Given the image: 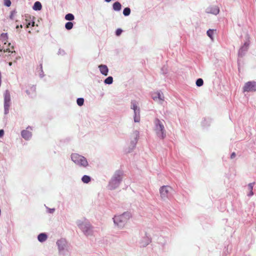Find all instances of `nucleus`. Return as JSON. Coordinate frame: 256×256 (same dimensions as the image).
Listing matches in <instances>:
<instances>
[{"label": "nucleus", "instance_id": "35", "mask_svg": "<svg viewBox=\"0 0 256 256\" xmlns=\"http://www.w3.org/2000/svg\"><path fill=\"white\" fill-rule=\"evenodd\" d=\"M58 54L59 55H64V54L65 52H64V50H62V49H59Z\"/></svg>", "mask_w": 256, "mask_h": 256}, {"label": "nucleus", "instance_id": "4", "mask_svg": "<svg viewBox=\"0 0 256 256\" xmlns=\"http://www.w3.org/2000/svg\"><path fill=\"white\" fill-rule=\"evenodd\" d=\"M164 122L156 118L154 121V131L158 138L160 139H164L166 137V130L164 126Z\"/></svg>", "mask_w": 256, "mask_h": 256}, {"label": "nucleus", "instance_id": "10", "mask_svg": "<svg viewBox=\"0 0 256 256\" xmlns=\"http://www.w3.org/2000/svg\"><path fill=\"white\" fill-rule=\"evenodd\" d=\"M256 91V82L250 81L246 82L243 87L244 92H252Z\"/></svg>", "mask_w": 256, "mask_h": 256}, {"label": "nucleus", "instance_id": "42", "mask_svg": "<svg viewBox=\"0 0 256 256\" xmlns=\"http://www.w3.org/2000/svg\"><path fill=\"white\" fill-rule=\"evenodd\" d=\"M12 62H8V65H9L10 66H12Z\"/></svg>", "mask_w": 256, "mask_h": 256}, {"label": "nucleus", "instance_id": "34", "mask_svg": "<svg viewBox=\"0 0 256 256\" xmlns=\"http://www.w3.org/2000/svg\"><path fill=\"white\" fill-rule=\"evenodd\" d=\"M4 5L6 6H10L11 4V2L10 0H4Z\"/></svg>", "mask_w": 256, "mask_h": 256}, {"label": "nucleus", "instance_id": "3", "mask_svg": "<svg viewBox=\"0 0 256 256\" xmlns=\"http://www.w3.org/2000/svg\"><path fill=\"white\" fill-rule=\"evenodd\" d=\"M56 245L58 248V254L62 256H68L70 254V248L68 242L64 238H60L57 240Z\"/></svg>", "mask_w": 256, "mask_h": 256}, {"label": "nucleus", "instance_id": "8", "mask_svg": "<svg viewBox=\"0 0 256 256\" xmlns=\"http://www.w3.org/2000/svg\"><path fill=\"white\" fill-rule=\"evenodd\" d=\"M130 108L134 110V120L135 122H139L140 120V108L136 101L133 100L130 102Z\"/></svg>", "mask_w": 256, "mask_h": 256}, {"label": "nucleus", "instance_id": "27", "mask_svg": "<svg viewBox=\"0 0 256 256\" xmlns=\"http://www.w3.org/2000/svg\"><path fill=\"white\" fill-rule=\"evenodd\" d=\"M130 14V9L129 8H126L124 9L123 14L124 16H128Z\"/></svg>", "mask_w": 256, "mask_h": 256}, {"label": "nucleus", "instance_id": "48", "mask_svg": "<svg viewBox=\"0 0 256 256\" xmlns=\"http://www.w3.org/2000/svg\"><path fill=\"white\" fill-rule=\"evenodd\" d=\"M256 1V0H255Z\"/></svg>", "mask_w": 256, "mask_h": 256}, {"label": "nucleus", "instance_id": "31", "mask_svg": "<svg viewBox=\"0 0 256 256\" xmlns=\"http://www.w3.org/2000/svg\"><path fill=\"white\" fill-rule=\"evenodd\" d=\"M45 207L46 209V212L48 214H54L56 210L54 208H50L45 205Z\"/></svg>", "mask_w": 256, "mask_h": 256}, {"label": "nucleus", "instance_id": "17", "mask_svg": "<svg viewBox=\"0 0 256 256\" xmlns=\"http://www.w3.org/2000/svg\"><path fill=\"white\" fill-rule=\"evenodd\" d=\"M98 68L100 73L104 75V76H106L108 74V66L104 64H100L98 66Z\"/></svg>", "mask_w": 256, "mask_h": 256}, {"label": "nucleus", "instance_id": "37", "mask_svg": "<svg viewBox=\"0 0 256 256\" xmlns=\"http://www.w3.org/2000/svg\"><path fill=\"white\" fill-rule=\"evenodd\" d=\"M15 14H16L15 11H12V12L11 14H10V18H11V19H13V18H14V15Z\"/></svg>", "mask_w": 256, "mask_h": 256}, {"label": "nucleus", "instance_id": "38", "mask_svg": "<svg viewBox=\"0 0 256 256\" xmlns=\"http://www.w3.org/2000/svg\"><path fill=\"white\" fill-rule=\"evenodd\" d=\"M4 135V130H0V138H2Z\"/></svg>", "mask_w": 256, "mask_h": 256}, {"label": "nucleus", "instance_id": "29", "mask_svg": "<svg viewBox=\"0 0 256 256\" xmlns=\"http://www.w3.org/2000/svg\"><path fill=\"white\" fill-rule=\"evenodd\" d=\"M204 84V81H203V80L202 78H198L196 81V85L198 86H201L203 85Z\"/></svg>", "mask_w": 256, "mask_h": 256}, {"label": "nucleus", "instance_id": "30", "mask_svg": "<svg viewBox=\"0 0 256 256\" xmlns=\"http://www.w3.org/2000/svg\"><path fill=\"white\" fill-rule=\"evenodd\" d=\"M207 35L212 39V36L214 34V30L209 29L207 32H206Z\"/></svg>", "mask_w": 256, "mask_h": 256}, {"label": "nucleus", "instance_id": "45", "mask_svg": "<svg viewBox=\"0 0 256 256\" xmlns=\"http://www.w3.org/2000/svg\"><path fill=\"white\" fill-rule=\"evenodd\" d=\"M16 28H20V26H17L16 27Z\"/></svg>", "mask_w": 256, "mask_h": 256}, {"label": "nucleus", "instance_id": "5", "mask_svg": "<svg viewBox=\"0 0 256 256\" xmlns=\"http://www.w3.org/2000/svg\"><path fill=\"white\" fill-rule=\"evenodd\" d=\"M70 157L72 160L80 168H86L89 166L87 159L82 155L74 153L72 154Z\"/></svg>", "mask_w": 256, "mask_h": 256}, {"label": "nucleus", "instance_id": "1", "mask_svg": "<svg viewBox=\"0 0 256 256\" xmlns=\"http://www.w3.org/2000/svg\"><path fill=\"white\" fill-rule=\"evenodd\" d=\"M123 172L120 170L115 172L108 183V188L113 190L118 188L122 179Z\"/></svg>", "mask_w": 256, "mask_h": 256}, {"label": "nucleus", "instance_id": "7", "mask_svg": "<svg viewBox=\"0 0 256 256\" xmlns=\"http://www.w3.org/2000/svg\"><path fill=\"white\" fill-rule=\"evenodd\" d=\"M172 188L169 186H163L160 188L159 192L160 198L166 201L172 196Z\"/></svg>", "mask_w": 256, "mask_h": 256}, {"label": "nucleus", "instance_id": "9", "mask_svg": "<svg viewBox=\"0 0 256 256\" xmlns=\"http://www.w3.org/2000/svg\"><path fill=\"white\" fill-rule=\"evenodd\" d=\"M4 114H7L9 112V108L10 106V94L8 90H6L4 94Z\"/></svg>", "mask_w": 256, "mask_h": 256}, {"label": "nucleus", "instance_id": "41", "mask_svg": "<svg viewBox=\"0 0 256 256\" xmlns=\"http://www.w3.org/2000/svg\"><path fill=\"white\" fill-rule=\"evenodd\" d=\"M30 24H30V22H28V23L27 24V25H26V27H27V28H28Z\"/></svg>", "mask_w": 256, "mask_h": 256}, {"label": "nucleus", "instance_id": "18", "mask_svg": "<svg viewBox=\"0 0 256 256\" xmlns=\"http://www.w3.org/2000/svg\"><path fill=\"white\" fill-rule=\"evenodd\" d=\"M48 238V236L46 233H41L38 236V240L40 242H45Z\"/></svg>", "mask_w": 256, "mask_h": 256}, {"label": "nucleus", "instance_id": "40", "mask_svg": "<svg viewBox=\"0 0 256 256\" xmlns=\"http://www.w3.org/2000/svg\"><path fill=\"white\" fill-rule=\"evenodd\" d=\"M253 194H254V192H253L252 190V191H250V192L248 194V196H253Z\"/></svg>", "mask_w": 256, "mask_h": 256}, {"label": "nucleus", "instance_id": "47", "mask_svg": "<svg viewBox=\"0 0 256 256\" xmlns=\"http://www.w3.org/2000/svg\"><path fill=\"white\" fill-rule=\"evenodd\" d=\"M20 28H22V26L21 24L20 26Z\"/></svg>", "mask_w": 256, "mask_h": 256}, {"label": "nucleus", "instance_id": "13", "mask_svg": "<svg viewBox=\"0 0 256 256\" xmlns=\"http://www.w3.org/2000/svg\"><path fill=\"white\" fill-rule=\"evenodd\" d=\"M206 12L208 14L217 15L220 12V8L216 6H211L206 8Z\"/></svg>", "mask_w": 256, "mask_h": 256}, {"label": "nucleus", "instance_id": "36", "mask_svg": "<svg viewBox=\"0 0 256 256\" xmlns=\"http://www.w3.org/2000/svg\"><path fill=\"white\" fill-rule=\"evenodd\" d=\"M40 66L41 72L40 73V76L41 78H42L44 76V72L42 70V64H40Z\"/></svg>", "mask_w": 256, "mask_h": 256}, {"label": "nucleus", "instance_id": "15", "mask_svg": "<svg viewBox=\"0 0 256 256\" xmlns=\"http://www.w3.org/2000/svg\"><path fill=\"white\" fill-rule=\"evenodd\" d=\"M151 242L150 238L146 234L142 238L140 242L141 246L145 247L148 246Z\"/></svg>", "mask_w": 256, "mask_h": 256}, {"label": "nucleus", "instance_id": "23", "mask_svg": "<svg viewBox=\"0 0 256 256\" xmlns=\"http://www.w3.org/2000/svg\"><path fill=\"white\" fill-rule=\"evenodd\" d=\"M8 38V36L7 33H2L0 35V40L2 42H4V44H6V42Z\"/></svg>", "mask_w": 256, "mask_h": 256}, {"label": "nucleus", "instance_id": "46", "mask_svg": "<svg viewBox=\"0 0 256 256\" xmlns=\"http://www.w3.org/2000/svg\"><path fill=\"white\" fill-rule=\"evenodd\" d=\"M8 52H10V50L8 48H6V51L7 52V51H8Z\"/></svg>", "mask_w": 256, "mask_h": 256}, {"label": "nucleus", "instance_id": "11", "mask_svg": "<svg viewBox=\"0 0 256 256\" xmlns=\"http://www.w3.org/2000/svg\"><path fill=\"white\" fill-rule=\"evenodd\" d=\"M152 97L154 100L160 104H162L164 101V95L160 92H157L152 94Z\"/></svg>", "mask_w": 256, "mask_h": 256}, {"label": "nucleus", "instance_id": "19", "mask_svg": "<svg viewBox=\"0 0 256 256\" xmlns=\"http://www.w3.org/2000/svg\"><path fill=\"white\" fill-rule=\"evenodd\" d=\"M36 90V88L35 86H30V90H26V93L28 95L30 96H32L33 95L35 94V92Z\"/></svg>", "mask_w": 256, "mask_h": 256}, {"label": "nucleus", "instance_id": "21", "mask_svg": "<svg viewBox=\"0 0 256 256\" xmlns=\"http://www.w3.org/2000/svg\"><path fill=\"white\" fill-rule=\"evenodd\" d=\"M33 9L35 10H40L42 8V6L40 2H34L33 7Z\"/></svg>", "mask_w": 256, "mask_h": 256}, {"label": "nucleus", "instance_id": "14", "mask_svg": "<svg viewBox=\"0 0 256 256\" xmlns=\"http://www.w3.org/2000/svg\"><path fill=\"white\" fill-rule=\"evenodd\" d=\"M250 43L248 42H246L244 43V45L241 46L238 50V56H243L246 52L248 51L249 48Z\"/></svg>", "mask_w": 256, "mask_h": 256}, {"label": "nucleus", "instance_id": "44", "mask_svg": "<svg viewBox=\"0 0 256 256\" xmlns=\"http://www.w3.org/2000/svg\"><path fill=\"white\" fill-rule=\"evenodd\" d=\"M34 26V22H32V26Z\"/></svg>", "mask_w": 256, "mask_h": 256}, {"label": "nucleus", "instance_id": "43", "mask_svg": "<svg viewBox=\"0 0 256 256\" xmlns=\"http://www.w3.org/2000/svg\"><path fill=\"white\" fill-rule=\"evenodd\" d=\"M106 2H110L112 0H104Z\"/></svg>", "mask_w": 256, "mask_h": 256}, {"label": "nucleus", "instance_id": "6", "mask_svg": "<svg viewBox=\"0 0 256 256\" xmlns=\"http://www.w3.org/2000/svg\"><path fill=\"white\" fill-rule=\"evenodd\" d=\"M76 224L82 230L85 235L90 236L92 234V227L90 222L87 220H78Z\"/></svg>", "mask_w": 256, "mask_h": 256}, {"label": "nucleus", "instance_id": "33", "mask_svg": "<svg viewBox=\"0 0 256 256\" xmlns=\"http://www.w3.org/2000/svg\"><path fill=\"white\" fill-rule=\"evenodd\" d=\"M254 182L250 183L248 184V188L250 191L252 190Z\"/></svg>", "mask_w": 256, "mask_h": 256}, {"label": "nucleus", "instance_id": "24", "mask_svg": "<svg viewBox=\"0 0 256 256\" xmlns=\"http://www.w3.org/2000/svg\"><path fill=\"white\" fill-rule=\"evenodd\" d=\"M112 82H113V78L111 76L108 77L104 80V84H110L112 83Z\"/></svg>", "mask_w": 256, "mask_h": 256}, {"label": "nucleus", "instance_id": "28", "mask_svg": "<svg viewBox=\"0 0 256 256\" xmlns=\"http://www.w3.org/2000/svg\"><path fill=\"white\" fill-rule=\"evenodd\" d=\"M76 102L78 106H82L84 103V99L82 98H78L76 100Z\"/></svg>", "mask_w": 256, "mask_h": 256}, {"label": "nucleus", "instance_id": "39", "mask_svg": "<svg viewBox=\"0 0 256 256\" xmlns=\"http://www.w3.org/2000/svg\"><path fill=\"white\" fill-rule=\"evenodd\" d=\"M236 154L235 152H234L231 154L230 158H234L236 157Z\"/></svg>", "mask_w": 256, "mask_h": 256}, {"label": "nucleus", "instance_id": "32", "mask_svg": "<svg viewBox=\"0 0 256 256\" xmlns=\"http://www.w3.org/2000/svg\"><path fill=\"white\" fill-rule=\"evenodd\" d=\"M122 32V30L121 28H118L116 31V34L117 36H120Z\"/></svg>", "mask_w": 256, "mask_h": 256}, {"label": "nucleus", "instance_id": "12", "mask_svg": "<svg viewBox=\"0 0 256 256\" xmlns=\"http://www.w3.org/2000/svg\"><path fill=\"white\" fill-rule=\"evenodd\" d=\"M132 138L130 142V146L132 147L131 150H132L136 146V144H137L138 138H139V132L138 130H134L132 132Z\"/></svg>", "mask_w": 256, "mask_h": 256}, {"label": "nucleus", "instance_id": "26", "mask_svg": "<svg viewBox=\"0 0 256 256\" xmlns=\"http://www.w3.org/2000/svg\"><path fill=\"white\" fill-rule=\"evenodd\" d=\"M74 24L72 22H67L65 24V28L68 30H70L73 28Z\"/></svg>", "mask_w": 256, "mask_h": 256}, {"label": "nucleus", "instance_id": "22", "mask_svg": "<svg viewBox=\"0 0 256 256\" xmlns=\"http://www.w3.org/2000/svg\"><path fill=\"white\" fill-rule=\"evenodd\" d=\"M91 180V178L87 175H84L82 178V181L84 184H88Z\"/></svg>", "mask_w": 256, "mask_h": 256}, {"label": "nucleus", "instance_id": "20", "mask_svg": "<svg viewBox=\"0 0 256 256\" xmlns=\"http://www.w3.org/2000/svg\"><path fill=\"white\" fill-rule=\"evenodd\" d=\"M112 8L115 11H120L122 8V5L120 2H116L113 4Z\"/></svg>", "mask_w": 256, "mask_h": 256}, {"label": "nucleus", "instance_id": "16", "mask_svg": "<svg viewBox=\"0 0 256 256\" xmlns=\"http://www.w3.org/2000/svg\"><path fill=\"white\" fill-rule=\"evenodd\" d=\"M30 128V127L27 128L26 130H23L21 132V135L22 138L26 140H29L32 136V132L28 130Z\"/></svg>", "mask_w": 256, "mask_h": 256}, {"label": "nucleus", "instance_id": "2", "mask_svg": "<svg viewBox=\"0 0 256 256\" xmlns=\"http://www.w3.org/2000/svg\"><path fill=\"white\" fill-rule=\"evenodd\" d=\"M131 217L132 214L130 212H124L122 214L114 216V222L118 228H123Z\"/></svg>", "mask_w": 256, "mask_h": 256}, {"label": "nucleus", "instance_id": "25", "mask_svg": "<svg viewBox=\"0 0 256 256\" xmlns=\"http://www.w3.org/2000/svg\"><path fill=\"white\" fill-rule=\"evenodd\" d=\"M65 19L67 20H72L74 19V16L72 14H66L65 16Z\"/></svg>", "mask_w": 256, "mask_h": 256}]
</instances>
